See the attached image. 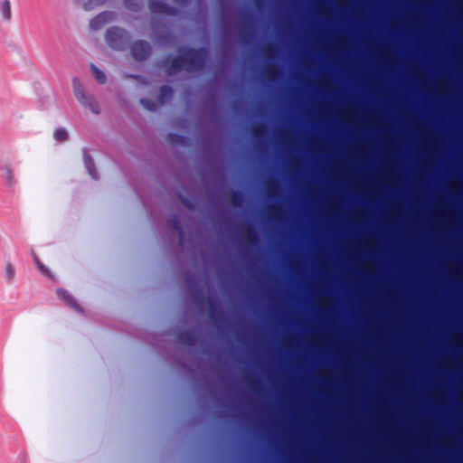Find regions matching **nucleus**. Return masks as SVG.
I'll use <instances>...</instances> for the list:
<instances>
[{
  "label": "nucleus",
  "mask_w": 463,
  "mask_h": 463,
  "mask_svg": "<svg viewBox=\"0 0 463 463\" xmlns=\"http://www.w3.org/2000/svg\"><path fill=\"white\" fill-rule=\"evenodd\" d=\"M162 92L170 93L171 90L169 88H167V87H164V88H162Z\"/></svg>",
  "instance_id": "nucleus-14"
},
{
  "label": "nucleus",
  "mask_w": 463,
  "mask_h": 463,
  "mask_svg": "<svg viewBox=\"0 0 463 463\" xmlns=\"http://www.w3.org/2000/svg\"><path fill=\"white\" fill-rule=\"evenodd\" d=\"M67 131L63 128H57L53 133V137L57 141H63L67 138Z\"/></svg>",
  "instance_id": "nucleus-11"
},
{
  "label": "nucleus",
  "mask_w": 463,
  "mask_h": 463,
  "mask_svg": "<svg viewBox=\"0 0 463 463\" xmlns=\"http://www.w3.org/2000/svg\"><path fill=\"white\" fill-rule=\"evenodd\" d=\"M112 18L113 14L110 12L100 13L90 21V27L92 30H99L107 23L111 21Z\"/></svg>",
  "instance_id": "nucleus-3"
},
{
  "label": "nucleus",
  "mask_w": 463,
  "mask_h": 463,
  "mask_svg": "<svg viewBox=\"0 0 463 463\" xmlns=\"http://www.w3.org/2000/svg\"><path fill=\"white\" fill-rule=\"evenodd\" d=\"M149 46L146 42L139 41L131 46V52L135 59L143 60L149 53Z\"/></svg>",
  "instance_id": "nucleus-4"
},
{
  "label": "nucleus",
  "mask_w": 463,
  "mask_h": 463,
  "mask_svg": "<svg viewBox=\"0 0 463 463\" xmlns=\"http://www.w3.org/2000/svg\"><path fill=\"white\" fill-rule=\"evenodd\" d=\"M73 94L76 99L93 113H99V106L96 100L85 92L81 82L78 79L72 80Z\"/></svg>",
  "instance_id": "nucleus-1"
},
{
  "label": "nucleus",
  "mask_w": 463,
  "mask_h": 463,
  "mask_svg": "<svg viewBox=\"0 0 463 463\" xmlns=\"http://www.w3.org/2000/svg\"><path fill=\"white\" fill-rule=\"evenodd\" d=\"M151 9L155 10L156 8L153 6V4H151Z\"/></svg>",
  "instance_id": "nucleus-15"
},
{
  "label": "nucleus",
  "mask_w": 463,
  "mask_h": 463,
  "mask_svg": "<svg viewBox=\"0 0 463 463\" xmlns=\"http://www.w3.org/2000/svg\"><path fill=\"white\" fill-rule=\"evenodd\" d=\"M34 263L42 273L48 274L47 268L36 257H34Z\"/></svg>",
  "instance_id": "nucleus-12"
},
{
  "label": "nucleus",
  "mask_w": 463,
  "mask_h": 463,
  "mask_svg": "<svg viewBox=\"0 0 463 463\" xmlns=\"http://www.w3.org/2000/svg\"><path fill=\"white\" fill-rule=\"evenodd\" d=\"M128 40V36L127 33L119 28H110L107 31L106 42L112 49H123Z\"/></svg>",
  "instance_id": "nucleus-2"
},
{
  "label": "nucleus",
  "mask_w": 463,
  "mask_h": 463,
  "mask_svg": "<svg viewBox=\"0 0 463 463\" xmlns=\"http://www.w3.org/2000/svg\"><path fill=\"white\" fill-rule=\"evenodd\" d=\"M141 103L146 109L149 110H153L156 108V105L154 103H151L147 99H142Z\"/></svg>",
  "instance_id": "nucleus-13"
},
{
  "label": "nucleus",
  "mask_w": 463,
  "mask_h": 463,
  "mask_svg": "<svg viewBox=\"0 0 463 463\" xmlns=\"http://www.w3.org/2000/svg\"><path fill=\"white\" fill-rule=\"evenodd\" d=\"M0 14L4 21L9 22L12 18L11 4L9 0H2L0 3Z\"/></svg>",
  "instance_id": "nucleus-6"
},
{
  "label": "nucleus",
  "mask_w": 463,
  "mask_h": 463,
  "mask_svg": "<svg viewBox=\"0 0 463 463\" xmlns=\"http://www.w3.org/2000/svg\"><path fill=\"white\" fill-rule=\"evenodd\" d=\"M106 0H72V3L85 11H91L103 5Z\"/></svg>",
  "instance_id": "nucleus-5"
},
{
  "label": "nucleus",
  "mask_w": 463,
  "mask_h": 463,
  "mask_svg": "<svg viewBox=\"0 0 463 463\" xmlns=\"http://www.w3.org/2000/svg\"><path fill=\"white\" fill-rule=\"evenodd\" d=\"M3 269L5 279L7 281H11L15 275V269L13 264L10 261H5Z\"/></svg>",
  "instance_id": "nucleus-7"
},
{
  "label": "nucleus",
  "mask_w": 463,
  "mask_h": 463,
  "mask_svg": "<svg viewBox=\"0 0 463 463\" xmlns=\"http://www.w3.org/2000/svg\"><path fill=\"white\" fill-rule=\"evenodd\" d=\"M4 179L8 186L14 185V184H15L14 172L11 167L5 166L4 168Z\"/></svg>",
  "instance_id": "nucleus-8"
},
{
  "label": "nucleus",
  "mask_w": 463,
  "mask_h": 463,
  "mask_svg": "<svg viewBox=\"0 0 463 463\" xmlns=\"http://www.w3.org/2000/svg\"><path fill=\"white\" fill-rule=\"evenodd\" d=\"M84 165H85V167L87 168L90 175L93 178H96L94 170H93V163L90 156H84Z\"/></svg>",
  "instance_id": "nucleus-10"
},
{
  "label": "nucleus",
  "mask_w": 463,
  "mask_h": 463,
  "mask_svg": "<svg viewBox=\"0 0 463 463\" xmlns=\"http://www.w3.org/2000/svg\"><path fill=\"white\" fill-rule=\"evenodd\" d=\"M91 71H92V75L94 76V78L96 79L97 81H99L100 83L105 82L106 76L103 71H101L95 66H91Z\"/></svg>",
  "instance_id": "nucleus-9"
}]
</instances>
